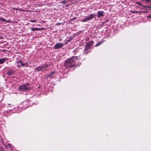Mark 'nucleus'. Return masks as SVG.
I'll use <instances>...</instances> for the list:
<instances>
[{
	"label": "nucleus",
	"instance_id": "obj_33",
	"mask_svg": "<svg viewBox=\"0 0 151 151\" xmlns=\"http://www.w3.org/2000/svg\"><path fill=\"white\" fill-rule=\"evenodd\" d=\"M143 1H146V0H142Z\"/></svg>",
	"mask_w": 151,
	"mask_h": 151
},
{
	"label": "nucleus",
	"instance_id": "obj_23",
	"mask_svg": "<svg viewBox=\"0 0 151 151\" xmlns=\"http://www.w3.org/2000/svg\"><path fill=\"white\" fill-rule=\"evenodd\" d=\"M61 3L63 4H65L66 3V1L65 0H63L62 1H61Z\"/></svg>",
	"mask_w": 151,
	"mask_h": 151
},
{
	"label": "nucleus",
	"instance_id": "obj_25",
	"mask_svg": "<svg viewBox=\"0 0 151 151\" xmlns=\"http://www.w3.org/2000/svg\"><path fill=\"white\" fill-rule=\"evenodd\" d=\"M17 67H18V68H20V66H21V65H19V64H20V63H17Z\"/></svg>",
	"mask_w": 151,
	"mask_h": 151
},
{
	"label": "nucleus",
	"instance_id": "obj_21",
	"mask_svg": "<svg viewBox=\"0 0 151 151\" xmlns=\"http://www.w3.org/2000/svg\"><path fill=\"white\" fill-rule=\"evenodd\" d=\"M37 20H31L29 21V22H33L34 23L36 22Z\"/></svg>",
	"mask_w": 151,
	"mask_h": 151
},
{
	"label": "nucleus",
	"instance_id": "obj_31",
	"mask_svg": "<svg viewBox=\"0 0 151 151\" xmlns=\"http://www.w3.org/2000/svg\"><path fill=\"white\" fill-rule=\"evenodd\" d=\"M3 38V37L1 36H0V39H2Z\"/></svg>",
	"mask_w": 151,
	"mask_h": 151
},
{
	"label": "nucleus",
	"instance_id": "obj_20",
	"mask_svg": "<svg viewBox=\"0 0 151 151\" xmlns=\"http://www.w3.org/2000/svg\"><path fill=\"white\" fill-rule=\"evenodd\" d=\"M104 41H103L102 42H99L98 43H97V44H96V45H95V47H97L99 45H100Z\"/></svg>",
	"mask_w": 151,
	"mask_h": 151
},
{
	"label": "nucleus",
	"instance_id": "obj_12",
	"mask_svg": "<svg viewBox=\"0 0 151 151\" xmlns=\"http://www.w3.org/2000/svg\"><path fill=\"white\" fill-rule=\"evenodd\" d=\"M14 73V70H9L7 72V74L8 76H11L13 75Z\"/></svg>",
	"mask_w": 151,
	"mask_h": 151
},
{
	"label": "nucleus",
	"instance_id": "obj_26",
	"mask_svg": "<svg viewBox=\"0 0 151 151\" xmlns=\"http://www.w3.org/2000/svg\"><path fill=\"white\" fill-rule=\"evenodd\" d=\"M147 18H151V14L147 16Z\"/></svg>",
	"mask_w": 151,
	"mask_h": 151
},
{
	"label": "nucleus",
	"instance_id": "obj_19",
	"mask_svg": "<svg viewBox=\"0 0 151 151\" xmlns=\"http://www.w3.org/2000/svg\"><path fill=\"white\" fill-rule=\"evenodd\" d=\"M26 100L27 101H28L27 102H28V104H31V106L32 105L33 103L31 101L29 100Z\"/></svg>",
	"mask_w": 151,
	"mask_h": 151
},
{
	"label": "nucleus",
	"instance_id": "obj_27",
	"mask_svg": "<svg viewBox=\"0 0 151 151\" xmlns=\"http://www.w3.org/2000/svg\"><path fill=\"white\" fill-rule=\"evenodd\" d=\"M76 19V17H74L73 18H72V19H70V21H72L73 20V19Z\"/></svg>",
	"mask_w": 151,
	"mask_h": 151
},
{
	"label": "nucleus",
	"instance_id": "obj_10",
	"mask_svg": "<svg viewBox=\"0 0 151 151\" xmlns=\"http://www.w3.org/2000/svg\"><path fill=\"white\" fill-rule=\"evenodd\" d=\"M8 60V58L5 57L2 58H0V64H1L5 63L6 60Z\"/></svg>",
	"mask_w": 151,
	"mask_h": 151
},
{
	"label": "nucleus",
	"instance_id": "obj_32",
	"mask_svg": "<svg viewBox=\"0 0 151 151\" xmlns=\"http://www.w3.org/2000/svg\"><path fill=\"white\" fill-rule=\"evenodd\" d=\"M76 34H73V36H75V37L76 36Z\"/></svg>",
	"mask_w": 151,
	"mask_h": 151
},
{
	"label": "nucleus",
	"instance_id": "obj_6",
	"mask_svg": "<svg viewBox=\"0 0 151 151\" xmlns=\"http://www.w3.org/2000/svg\"><path fill=\"white\" fill-rule=\"evenodd\" d=\"M27 102V101L25 100L22 102V104H21V105L22 104L23 105V109H25L29 106H31V104H28V103Z\"/></svg>",
	"mask_w": 151,
	"mask_h": 151
},
{
	"label": "nucleus",
	"instance_id": "obj_13",
	"mask_svg": "<svg viewBox=\"0 0 151 151\" xmlns=\"http://www.w3.org/2000/svg\"><path fill=\"white\" fill-rule=\"evenodd\" d=\"M55 73V72L54 71L50 73L49 75H47V78L50 77L51 78H53L54 77L53 75Z\"/></svg>",
	"mask_w": 151,
	"mask_h": 151
},
{
	"label": "nucleus",
	"instance_id": "obj_1",
	"mask_svg": "<svg viewBox=\"0 0 151 151\" xmlns=\"http://www.w3.org/2000/svg\"><path fill=\"white\" fill-rule=\"evenodd\" d=\"M78 57L73 56L66 60L64 63L65 67L67 68H70L74 66L75 63L78 60Z\"/></svg>",
	"mask_w": 151,
	"mask_h": 151
},
{
	"label": "nucleus",
	"instance_id": "obj_15",
	"mask_svg": "<svg viewBox=\"0 0 151 151\" xmlns=\"http://www.w3.org/2000/svg\"><path fill=\"white\" fill-rule=\"evenodd\" d=\"M40 30H41V29L40 28H32L31 29V31H40Z\"/></svg>",
	"mask_w": 151,
	"mask_h": 151
},
{
	"label": "nucleus",
	"instance_id": "obj_34",
	"mask_svg": "<svg viewBox=\"0 0 151 151\" xmlns=\"http://www.w3.org/2000/svg\"><path fill=\"white\" fill-rule=\"evenodd\" d=\"M60 23H58V24H59Z\"/></svg>",
	"mask_w": 151,
	"mask_h": 151
},
{
	"label": "nucleus",
	"instance_id": "obj_22",
	"mask_svg": "<svg viewBox=\"0 0 151 151\" xmlns=\"http://www.w3.org/2000/svg\"><path fill=\"white\" fill-rule=\"evenodd\" d=\"M136 3L140 6H142V4L139 2H136Z\"/></svg>",
	"mask_w": 151,
	"mask_h": 151
},
{
	"label": "nucleus",
	"instance_id": "obj_28",
	"mask_svg": "<svg viewBox=\"0 0 151 151\" xmlns=\"http://www.w3.org/2000/svg\"><path fill=\"white\" fill-rule=\"evenodd\" d=\"M13 9H15V10H18V9L17 8H15V7H13Z\"/></svg>",
	"mask_w": 151,
	"mask_h": 151
},
{
	"label": "nucleus",
	"instance_id": "obj_29",
	"mask_svg": "<svg viewBox=\"0 0 151 151\" xmlns=\"http://www.w3.org/2000/svg\"><path fill=\"white\" fill-rule=\"evenodd\" d=\"M151 1V0H146V1L147 2H149Z\"/></svg>",
	"mask_w": 151,
	"mask_h": 151
},
{
	"label": "nucleus",
	"instance_id": "obj_11",
	"mask_svg": "<svg viewBox=\"0 0 151 151\" xmlns=\"http://www.w3.org/2000/svg\"><path fill=\"white\" fill-rule=\"evenodd\" d=\"M96 15H94L93 14H90L89 16H87L88 20H91V19L94 18V16Z\"/></svg>",
	"mask_w": 151,
	"mask_h": 151
},
{
	"label": "nucleus",
	"instance_id": "obj_17",
	"mask_svg": "<svg viewBox=\"0 0 151 151\" xmlns=\"http://www.w3.org/2000/svg\"><path fill=\"white\" fill-rule=\"evenodd\" d=\"M88 21H89V20H88V19L87 16H86V17L85 18L83 19H82L81 20V22H87Z\"/></svg>",
	"mask_w": 151,
	"mask_h": 151
},
{
	"label": "nucleus",
	"instance_id": "obj_3",
	"mask_svg": "<svg viewBox=\"0 0 151 151\" xmlns=\"http://www.w3.org/2000/svg\"><path fill=\"white\" fill-rule=\"evenodd\" d=\"M48 67V65L45 64L44 65L38 66L35 68V70L38 71H43L46 70V68Z\"/></svg>",
	"mask_w": 151,
	"mask_h": 151
},
{
	"label": "nucleus",
	"instance_id": "obj_7",
	"mask_svg": "<svg viewBox=\"0 0 151 151\" xmlns=\"http://www.w3.org/2000/svg\"><path fill=\"white\" fill-rule=\"evenodd\" d=\"M20 63L21 64V66L22 67H27L28 65V63L26 62V63H23V62L21 60L18 61L16 62V63Z\"/></svg>",
	"mask_w": 151,
	"mask_h": 151
},
{
	"label": "nucleus",
	"instance_id": "obj_2",
	"mask_svg": "<svg viewBox=\"0 0 151 151\" xmlns=\"http://www.w3.org/2000/svg\"><path fill=\"white\" fill-rule=\"evenodd\" d=\"M19 90L23 91H25L31 88V86L29 84H23L19 87Z\"/></svg>",
	"mask_w": 151,
	"mask_h": 151
},
{
	"label": "nucleus",
	"instance_id": "obj_30",
	"mask_svg": "<svg viewBox=\"0 0 151 151\" xmlns=\"http://www.w3.org/2000/svg\"><path fill=\"white\" fill-rule=\"evenodd\" d=\"M142 7H147V6L146 5H142Z\"/></svg>",
	"mask_w": 151,
	"mask_h": 151
},
{
	"label": "nucleus",
	"instance_id": "obj_8",
	"mask_svg": "<svg viewBox=\"0 0 151 151\" xmlns=\"http://www.w3.org/2000/svg\"><path fill=\"white\" fill-rule=\"evenodd\" d=\"M104 12L103 11H99L97 12V17L99 18L100 17H103L104 16Z\"/></svg>",
	"mask_w": 151,
	"mask_h": 151
},
{
	"label": "nucleus",
	"instance_id": "obj_14",
	"mask_svg": "<svg viewBox=\"0 0 151 151\" xmlns=\"http://www.w3.org/2000/svg\"><path fill=\"white\" fill-rule=\"evenodd\" d=\"M75 37V36H70L68 39V40H67V42H70V41L72 40Z\"/></svg>",
	"mask_w": 151,
	"mask_h": 151
},
{
	"label": "nucleus",
	"instance_id": "obj_4",
	"mask_svg": "<svg viewBox=\"0 0 151 151\" xmlns=\"http://www.w3.org/2000/svg\"><path fill=\"white\" fill-rule=\"evenodd\" d=\"M90 44L89 43H87L85 47L84 50V54L86 55L88 52H90Z\"/></svg>",
	"mask_w": 151,
	"mask_h": 151
},
{
	"label": "nucleus",
	"instance_id": "obj_9",
	"mask_svg": "<svg viewBox=\"0 0 151 151\" xmlns=\"http://www.w3.org/2000/svg\"><path fill=\"white\" fill-rule=\"evenodd\" d=\"M12 112L15 113H19L21 112V110L19 109L18 106L14 107V109L12 110Z\"/></svg>",
	"mask_w": 151,
	"mask_h": 151
},
{
	"label": "nucleus",
	"instance_id": "obj_16",
	"mask_svg": "<svg viewBox=\"0 0 151 151\" xmlns=\"http://www.w3.org/2000/svg\"><path fill=\"white\" fill-rule=\"evenodd\" d=\"M0 20H1V21H2L4 22H9L10 21H9V20H7L2 17H0Z\"/></svg>",
	"mask_w": 151,
	"mask_h": 151
},
{
	"label": "nucleus",
	"instance_id": "obj_18",
	"mask_svg": "<svg viewBox=\"0 0 151 151\" xmlns=\"http://www.w3.org/2000/svg\"><path fill=\"white\" fill-rule=\"evenodd\" d=\"M131 12L133 13H138L141 12L132 10L131 11Z\"/></svg>",
	"mask_w": 151,
	"mask_h": 151
},
{
	"label": "nucleus",
	"instance_id": "obj_5",
	"mask_svg": "<svg viewBox=\"0 0 151 151\" xmlns=\"http://www.w3.org/2000/svg\"><path fill=\"white\" fill-rule=\"evenodd\" d=\"M64 45V44L59 43L56 44L53 47V49L54 50L62 48Z\"/></svg>",
	"mask_w": 151,
	"mask_h": 151
},
{
	"label": "nucleus",
	"instance_id": "obj_24",
	"mask_svg": "<svg viewBox=\"0 0 151 151\" xmlns=\"http://www.w3.org/2000/svg\"><path fill=\"white\" fill-rule=\"evenodd\" d=\"M8 145L9 146V147H10V148H11L12 149V147L11 144L10 143H8Z\"/></svg>",
	"mask_w": 151,
	"mask_h": 151
}]
</instances>
